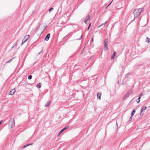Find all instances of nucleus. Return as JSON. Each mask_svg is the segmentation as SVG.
<instances>
[{"label":"nucleus","mask_w":150,"mask_h":150,"mask_svg":"<svg viewBox=\"0 0 150 150\" xmlns=\"http://www.w3.org/2000/svg\"><path fill=\"white\" fill-rule=\"evenodd\" d=\"M143 10V8L136 9L133 12L135 18L139 17Z\"/></svg>","instance_id":"1"},{"label":"nucleus","mask_w":150,"mask_h":150,"mask_svg":"<svg viewBox=\"0 0 150 150\" xmlns=\"http://www.w3.org/2000/svg\"><path fill=\"white\" fill-rule=\"evenodd\" d=\"M14 122V119H12L11 118L9 121L8 122V128L10 129L13 127V124Z\"/></svg>","instance_id":"2"},{"label":"nucleus","mask_w":150,"mask_h":150,"mask_svg":"<svg viewBox=\"0 0 150 150\" xmlns=\"http://www.w3.org/2000/svg\"><path fill=\"white\" fill-rule=\"evenodd\" d=\"M104 50L105 51H106L108 49V40L107 39H105L104 41Z\"/></svg>","instance_id":"3"},{"label":"nucleus","mask_w":150,"mask_h":150,"mask_svg":"<svg viewBox=\"0 0 150 150\" xmlns=\"http://www.w3.org/2000/svg\"><path fill=\"white\" fill-rule=\"evenodd\" d=\"M29 35H25V38H26V40H23L22 41V42L21 44V45H22L25 42L27 41L28 39L29 38Z\"/></svg>","instance_id":"4"},{"label":"nucleus","mask_w":150,"mask_h":150,"mask_svg":"<svg viewBox=\"0 0 150 150\" xmlns=\"http://www.w3.org/2000/svg\"><path fill=\"white\" fill-rule=\"evenodd\" d=\"M15 92V90L14 88L12 89L9 92V95H13Z\"/></svg>","instance_id":"5"},{"label":"nucleus","mask_w":150,"mask_h":150,"mask_svg":"<svg viewBox=\"0 0 150 150\" xmlns=\"http://www.w3.org/2000/svg\"><path fill=\"white\" fill-rule=\"evenodd\" d=\"M69 127V126H66L59 133L58 135H60L64 130H66Z\"/></svg>","instance_id":"6"},{"label":"nucleus","mask_w":150,"mask_h":150,"mask_svg":"<svg viewBox=\"0 0 150 150\" xmlns=\"http://www.w3.org/2000/svg\"><path fill=\"white\" fill-rule=\"evenodd\" d=\"M146 106H144L142 108L141 110V112L140 113L141 115H143L144 113H142V112L144 110H145L146 109Z\"/></svg>","instance_id":"7"},{"label":"nucleus","mask_w":150,"mask_h":150,"mask_svg":"<svg viewBox=\"0 0 150 150\" xmlns=\"http://www.w3.org/2000/svg\"><path fill=\"white\" fill-rule=\"evenodd\" d=\"M50 34L49 33L48 34L47 36H46L45 38V40L46 41H48L49 40V38H50Z\"/></svg>","instance_id":"8"},{"label":"nucleus","mask_w":150,"mask_h":150,"mask_svg":"<svg viewBox=\"0 0 150 150\" xmlns=\"http://www.w3.org/2000/svg\"><path fill=\"white\" fill-rule=\"evenodd\" d=\"M50 103L51 102L50 101H47L45 105V107H49L50 106Z\"/></svg>","instance_id":"9"},{"label":"nucleus","mask_w":150,"mask_h":150,"mask_svg":"<svg viewBox=\"0 0 150 150\" xmlns=\"http://www.w3.org/2000/svg\"><path fill=\"white\" fill-rule=\"evenodd\" d=\"M116 52L115 51H114L113 55L111 56V59H114V58L116 56Z\"/></svg>","instance_id":"10"},{"label":"nucleus","mask_w":150,"mask_h":150,"mask_svg":"<svg viewBox=\"0 0 150 150\" xmlns=\"http://www.w3.org/2000/svg\"><path fill=\"white\" fill-rule=\"evenodd\" d=\"M101 95V93L100 92L98 93L97 94V96L98 97V98L100 100V96Z\"/></svg>","instance_id":"11"},{"label":"nucleus","mask_w":150,"mask_h":150,"mask_svg":"<svg viewBox=\"0 0 150 150\" xmlns=\"http://www.w3.org/2000/svg\"><path fill=\"white\" fill-rule=\"evenodd\" d=\"M90 18H91L90 15H88L86 16V18H86V20H87L88 21L90 19Z\"/></svg>","instance_id":"12"},{"label":"nucleus","mask_w":150,"mask_h":150,"mask_svg":"<svg viewBox=\"0 0 150 150\" xmlns=\"http://www.w3.org/2000/svg\"><path fill=\"white\" fill-rule=\"evenodd\" d=\"M41 84L40 83H39L37 84L36 86L38 88H40L41 86Z\"/></svg>","instance_id":"13"},{"label":"nucleus","mask_w":150,"mask_h":150,"mask_svg":"<svg viewBox=\"0 0 150 150\" xmlns=\"http://www.w3.org/2000/svg\"><path fill=\"white\" fill-rule=\"evenodd\" d=\"M127 93H128L130 95L132 93V91L131 89H129Z\"/></svg>","instance_id":"14"},{"label":"nucleus","mask_w":150,"mask_h":150,"mask_svg":"<svg viewBox=\"0 0 150 150\" xmlns=\"http://www.w3.org/2000/svg\"><path fill=\"white\" fill-rule=\"evenodd\" d=\"M140 96H139V98L138 99H137L136 100V101L138 103H139L140 101Z\"/></svg>","instance_id":"15"},{"label":"nucleus","mask_w":150,"mask_h":150,"mask_svg":"<svg viewBox=\"0 0 150 150\" xmlns=\"http://www.w3.org/2000/svg\"><path fill=\"white\" fill-rule=\"evenodd\" d=\"M135 111H136V110L135 109H133V110H132V114H131L132 116L134 115V114Z\"/></svg>","instance_id":"16"},{"label":"nucleus","mask_w":150,"mask_h":150,"mask_svg":"<svg viewBox=\"0 0 150 150\" xmlns=\"http://www.w3.org/2000/svg\"><path fill=\"white\" fill-rule=\"evenodd\" d=\"M107 22V21H106V22H105V23H103L102 24H101L100 25H99L98 27V28L99 27H100L101 26H102L103 25H105L106 24V23Z\"/></svg>","instance_id":"17"},{"label":"nucleus","mask_w":150,"mask_h":150,"mask_svg":"<svg viewBox=\"0 0 150 150\" xmlns=\"http://www.w3.org/2000/svg\"><path fill=\"white\" fill-rule=\"evenodd\" d=\"M149 38L147 37L146 40V42H147L148 43H149Z\"/></svg>","instance_id":"18"},{"label":"nucleus","mask_w":150,"mask_h":150,"mask_svg":"<svg viewBox=\"0 0 150 150\" xmlns=\"http://www.w3.org/2000/svg\"><path fill=\"white\" fill-rule=\"evenodd\" d=\"M32 75H30L28 76V79L30 80L32 79Z\"/></svg>","instance_id":"19"},{"label":"nucleus","mask_w":150,"mask_h":150,"mask_svg":"<svg viewBox=\"0 0 150 150\" xmlns=\"http://www.w3.org/2000/svg\"><path fill=\"white\" fill-rule=\"evenodd\" d=\"M13 59V58H12V59H10V60H9V61H8L6 63H6H10V62H11L12 61V59Z\"/></svg>","instance_id":"20"},{"label":"nucleus","mask_w":150,"mask_h":150,"mask_svg":"<svg viewBox=\"0 0 150 150\" xmlns=\"http://www.w3.org/2000/svg\"><path fill=\"white\" fill-rule=\"evenodd\" d=\"M130 95V94H129L128 93H127L125 96V97H128Z\"/></svg>","instance_id":"21"},{"label":"nucleus","mask_w":150,"mask_h":150,"mask_svg":"<svg viewBox=\"0 0 150 150\" xmlns=\"http://www.w3.org/2000/svg\"><path fill=\"white\" fill-rule=\"evenodd\" d=\"M53 9V8L52 7H51L49 10V11L50 12H51V11Z\"/></svg>","instance_id":"22"},{"label":"nucleus","mask_w":150,"mask_h":150,"mask_svg":"<svg viewBox=\"0 0 150 150\" xmlns=\"http://www.w3.org/2000/svg\"><path fill=\"white\" fill-rule=\"evenodd\" d=\"M88 20H86V18H85L84 20V23L86 24H87V21Z\"/></svg>","instance_id":"23"},{"label":"nucleus","mask_w":150,"mask_h":150,"mask_svg":"<svg viewBox=\"0 0 150 150\" xmlns=\"http://www.w3.org/2000/svg\"><path fill=\"white\" fill-rule=\"evenodd\" d=\"M129 73L127 74L126 75L125 77L126 78H127L128 77V76H129Z\"/></svg>","instance_id":"24"},{"label":"nucleus","mask_w":150,"mask_h":150,"mask_svg":"<svg viewBox=\"0 0 150 150\" xmlns=\"http://www.w3.org/2000/svg\"><path fill=\"white\" fill-rule=\"evenodd\" d=\"M33 143H31L30 144H27V145H26V146H29L30 145H33Z\"/></svg>","instance_id":"25"},{"label":"nucleus","mask_w":150,"mask_h":150,"mask_svg":"<svg viewBox=\"0 0 150 150\" xmlns=\"http://www.w3.org/2000/svg\"><path fill=\"white\" fill-rule=\"evenodd\" d=\"M42 50L41 52H40L38 54V55H39V54H41V52H42Z\"/></svg>","instance_id":"26"},{"label":"nucleus","mask_w":150,"mask_h":150,"mask_svg":"<svg viewBox=\"0 0 150 150\" xmlns=\"http://www.w3.org/2000/svg\"><path fill=\"white\" fill-rule=\"evenodd\" d=\"M39 29V27H38V28L36 29V32H37V31H38V30Z\"/></svg>","instance_id":"27"},{"label":"nucleus","mask_w":150,"mask_h":150,"mask_svg":"<svg viewBox=\"0 0 150 150\" xmlns=\"http://www.w3.org/2000/svg\"><path fill=\"white\" fill-rule=\"evenodd\" d=\"M44 26V30H43V31L45 30V28H46V27H47L46 26Z\"/></svg>","instance_id":"28"},{"label":"nucleus","mask_w":150,"mask_h":150,"mask_svg":"<svg viewBox=\"0 0 150 150\" xmlns=\"http://www.w3.org/2000/svg\"><path fill=\"white\" fill-rule=\"evenodd\" d=\"M132 116H131V117H130V118H129L130 120H132Z\"/></svg>","instance_id":"29"},{"label":"nucleus","mask_w":150,"mask_h":150,"mask_svg":"<svg viewBox=\"0 0 150 150\" xmlns=\"http://www.w3.org/2000/svg\"><path fill=\"white\" fill-rule=\"evenodd\" d=\"M27 146H26H26H23V147L22 148V149H24V148H25Z\"/></svg>","instance_id":"30"},{"label":"nucleus","mask_w":150,"mask_h":150,"mask_svg":"<svg viewBox=\"0 0 150 150\" xmlns=\"http://www.w3.org/2000/svg\"><path fill=\"white\" fill-rule=\"evenodd\" d=\"M112 1L107 6V7L108 6L111 4L112 3Z\"/></svg>","instance_id":"31"},{"label":"nucleus","mask_w":150,"mask_h":150,"mask_svg":"<svg viewBox=\"0 0 150 150\" xmlns=\"http://www.w3.org/2000/svg\"><path fill=\"white\" fill-rule=\"evenodd\" d=\"M91 25V23H90L89 24V26H88V27H89V28H90Z\"/></svg>","instance_id":"32"},{"label":"nucleus","mask_w":150,"mask_h":150,"mask_svg":"<svg viewBox=\"0 0 150 150\" xmlns=\"http://www.w3.org/2000/svg\"><path fill=\"white\" fill-rule=\"evenodd\" d=\"M82 35H81V38H80L79 39V40H80V39L82 38Z\"/></svg>","instance_id":"33"},{"label":"nucleus","mask_w":150,"mask_h":150,"mask_svg":"<svg viewBox=\"0 0 150 150\" xmlns=\"http://www.w3.org/2000/svg\"><path fill=\"white\" fill-rule=\"evenodd\" d=\"M25 36L24 37V38L23 40H26V38H25Z\"/></svg>","instance_id":"34"},{"label":"nucleus","mask_w":150,"mask_h":150,"mask_svg":"<svg viewBox=\"0 0 150 150\" xmlns=\"http://www.w3.org/2000/svg\"><path fill=\"white\" fill-rule=\"evenodd\" d=\"M143 95V94L142 93H141V94H140V95L139 96H140V97H141V96H142Z\"/></svg>","instance_id":"35"},{"label":"nucleus","mask_w":150,"mask_h":150,"mask_svg":"<svg viewBox=\"0 0 150 150\" xmlns=\"http://www.w3.org/2000/svg\"><path fill=\"white\" fill-rule=\"evenodd\" d=\"M2 122V120L0 121V125H1V124Z\"/></svg>","instance_id":"36"},{"label":"nucleus","mask_w":150,"mask_h":150,"mask_svg":"<svg viewBox=\"0 0 150 150\" xmlns=\"http://www.w3.org/2000/svg\"><path fill=\"white\" fill-rule=\"evenodd\" d=\"M90 28H89V27H88V29H87V30H88Z\"/></svg>","instance_id":"37"},{"label":"nucleus","mask_w":150,"mask_h":150,"mask_svg":"<svg viewBox=\"0 0 150 150\" xmlns=\"http://www.w3.org/2000/svg\"><path fill=\"white\" fill-rule=\"evenodd\" d=\"M93 38H92V41H93Z\"/></svg>","instance_id":"38"},{"label":"nucleus","mask_w":150,"mask_h":150,"mask_svg":"<svg viewBox=\"0 0 150 150\" xmlns=\"http://www.w3.org/2000/svg\"><path fill=\"white\" fill-rule=\"evenodd\" d=\"M13 47H12V48Z\"/></svg>","instance_id":"39"}]
</instances>
